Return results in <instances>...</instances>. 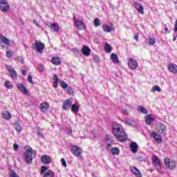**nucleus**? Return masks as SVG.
Here are the masks:
<instances>
[{
  "mask_svg": "<svg viewBox=\"0 0 177 177\" xmlns=\"http://www.w3.org/2000/svg\"><path fill=\"white\" fill-rule=\"evenodd\" d=\"M128 66L131 70H136L138 66V61H136V59L130 57L128 61Z\"/></svg>",
  "mask_w": 177,
  "mask_h": 177,
  "instance_id": "8",
  "label": "nucleus"
},
{
  "mask_svg": "<svg viewBox=\"0 0 177 177\" xmlns=\"http://www.w3.org/2000/svg\"><path fill=\"white\" fill-rule=\"evenodd\" d=\"M164 162L167 169L172 170L176 167V162L169 158H165Z\"/></svg>",
  "mask_w": 177,
  "mask_h": 177,
  "instance_id": "3",
  "label": "nucleus"
},
{
  "mask_svg": "<svg viewBox=\"0 0 177 177\" xmlns=\"http://www.w3.org/2000/svg\"><path fill=\"white\" fill-rule=\"evenodd\" d=\"M1 41L3 42V44H5V45H9V39L3 37V35H1Z\"/></svg>",
  "mask_w": 177,
  "mask_h": 177,
  "instance_id": "34",
  "label": "nucleus"
},
{
  "mask_svg": "<svg viewBox=\"0 0 177 177\" xmlns=\"http://www.w3.org/2000/svg\"><path fill=\"white\" fill-rule=\"evenodd\" d=\"M10 176H11V177H20V176H19V175H17V174H16V172H15V171H12L10 172Z\"/></svg>",
  "mask_w": 177,
  "mask_h": 177,
  "instance_id": "48",
  "label": "nucleus"
},
{
  "mask_svg": "<svg viewBox=\"0 0 177 177\" xmlns=\"http://www.w3.org/2000/svg\"><path fill=\"white\" fill-rule=\"evenodd\" d=\"M71 151H72L73 156H75L76 157H80L81 154L82 153V149L80 148L78 146L75 145L72 147L71 149Z\"/></svg>",
  "mask_w": 177,
  "mask_h": 177,
  "instance_id": "9",
  "label": "nucleus"
},
{
  "mask_svg": "<svg viewBox=\"0 0 177 177\" xmlns=\"http://www.w3.org/2000/svg\"><path fill=\"white\" fill-rule=\"evenodd\" d=\"M54 176H55V173L52 171V170L48 171L44 175V177H54Z\"/></svg>",
  "mask_w": 177,
  "mask_h": 177,
  "instance_id": "33",
  "label": "nucleus"
},
{
  "mask_svg": "<svg viewBox=\"0 0 177 177\" xmlns=\"http://www.w3.org/2000/svg\"><path fill=\"white\" fill-rule=\"evenodd\" d=\"M124 114H127V115H128L129 114V111H128L127 109H125L124 110Z\"/></svg>",
  "mask_w": 177,
  "mask_h": 177,
  "instance_id": "61",
  "label": "nucleus"
},
{
  "mask_svg": "<svg viewBox=\"0 0 177 177\" xmlns=\"http://www.w3.org/2000/svg\"><path fill=\"white\" fill-rule=\"evenodd\" d=\"M174 32H177V19L176 21V24L174 26Z\"/></svg>",
  "mask_w": 177,
  "mask_h": 177,
  "instance_id": "59",
  "label": "nucleus"
},
{
  "mask_svg": "<svg viewBox=\"0 0 177 177\" xmlns=\"http://www.w3.org/2000/svg\"><path fill=\"white\" fill-rule=\"evenodd\" d=\"M60 85L62 88H63L64 89H66L67 87L68 86V84H67V83H66L65 82H62Z\"/></svg>",
  "mask_w": 177,
  "mask_h": 177,
  "instance_id": "43",
  "label": "nucleus"
},
{
  "mask_svg": "<svg viewBox=\"0 0 177 177\" xmlns=\"http://www.w3.org/2000/svg\"><path fill=\"white\" fill-rule=\"evenodd\" d=\"M34 24H35V26H37V27H38L39 28V27H41L39 26V24H38V21L34 20Z\"/></svg>",
  "mask_w": 177,
  "mask_h": 177,
  "instance_id": "56",
  "label": "nucleus"
},
{
  "mask_svg": "<svg viewBox=\"0 0 177 177\" xmlns=\"http://www.w3.org/2000/svg\"><path fill=\"white\" fill-rule=\"evenodd\" d=\"M105 142H111V143H114V138H113V136H106L105 138Z\"/></svg>",
  "mask_w": 177,
  "mask_h": 177,
  "instance_id": "35",
  "label": "nucleus"
},
{
  "mask_svg": "<svg viewBox=\"0 0 177 177\" xmlns=\"http://www.w3.org/2000/svg\"><path fill=\"white\" fill-rule=\"evenodd\" d=\"M149 45H153L156 44V39L154 38L149 37V40L148 41Z\"/></svg>",
  "mask_w": 177,
  "mask_h": 177,
  "instance_id": "42",
  "label": "nucleus"
},
{
  "mask_svg": "<svg viewBox=\"0 0 177 177\" xmlns=\"http://www.w3.org/2000/svg\"><path fill=\"white\" fill-rule=\"evenodd\" d=\"M111 50H113L111 46L107 43H105V52H107V53H111Z\"/></svg>",
  "mask_w": 177,
  "mask_h": 177,
  "instance_id": "32",
  "label": "nucleus"
},
{
  "mask_svg": "<svg viewBox=\"0 0 177 177\" xmlns=\"http://www.w3.org/2000/svg\"><path fill=\"white\" fill-rule=\"evenodd\" d=\"M41 161L43 164H50L52 162V158L48 155H43L41 157Z\"/></svg>",
  "mask_w": 177,
  "mask_h": 177,
  "instance_id": "13",
  "label": "nucleus"
},
{
  "mask_svg": "<svg viewBox=\"0 0 177 177\" xmlns=\"http://www.w3.org/2000/svg\"><path fill=\"white\" fill-rule=\"evenodd\" d=\"M15 129H16L17 132H18V133H20V132H21V126H20V124L16 123L15 124Z\"/></svg>",
  "mask_w": 177,
  "mask_h": 177,
  "instance_id": "37",
  "label": "nucleus"
},
{
  "mask_svg": "<svg viewBox=\"0 0 177 177\" xmlns=\"http://www.w3.org/2000/svg\"><path fill=\"white\" fill-rule=\"evenodd\" d=\"M71 107V111L74 114H77V113L80 111V104H73Z\"/></svg>",
  "mask_w": 177,
  "mask_h": 177,
  "instance_id": "22",
  "label": "nucleus"
},
{
  "mask_svg": "<svg viewBox=\"0 0 177 177\" xmlns=\"http://www.w3.org/2000/svg\"><path fill=\"white\" fill-rule=\"evenodd\" d=\"M152 164L158 172L161 171V168H162V164H161L160 159L156 155L153 156L152 157Z\"/></svg>",
  "mask_w": 177,
  "mask_h": 177,
  "instance_id": "5",
  "label": "nucleus"
},
{
  "mask_svg": "<svg viewBox=\"0 0 177 177\" xmlns=\"http://www.w3.org/2000/svg\"><path fill=\"white\" fill-rule=\"evenodd\" d=\"M32 49L37 50L38 53H44V49H45V44L41 41H35L32 44Z\"/></svg>",
  "mask_w": 177,
  "mask_h": 177,
  "instance_id": "4",
  "label": "nucleus"
},
{
  "mask_svg": "<svg viewBox=\"0 0 177 177\" xmlns=\"http://www.w3.org/2000/svg\"><path fill=\"white\" fill-rule=\"evenodd\" d=\"M49 109V104L48 102H42L40 105V109L41 111H46Z\"/></svg>",
  "mask_w": 177,
  "mask_h": 177,
  "instance_id": "27",
  "label": "nucleus"
},
{
  "mask_svg": "<svg viewBox=\"0 0 177 177\" xmlns=\"http://www.w3.org/2000/svg\"><path fill=\"white\" fill-rule=\"evenodd\" d=\"M73 52H74V53H80V50H78V48H74Z\"/></svg>",
  "mask_w": 177,
  "mask_h": 177,
  "instance_id": "58",
  "label": "nucleus"
},
{
  "mask_svg": "<svg viewBox=\"0 0 177 177\" xmlns=\"http://www.w3.org/2000/svg\"><path fill=\"white\" fill-rule=\"evenodd\" d=\"M156 129L159 133H163V135L167 133V126L163 123H158Z\"/></svg>",
  "mask_w": 177,
  "mask_h": 177,
  "instance_id": "11",
  "label": "nucleus"
},
{
  "mask_svg": "<svg viewBox=\"0 0 177 177\" xmlns=\"http://www.w3.org/2000/svg\"><path fill=\"white\" fill-rule=\"evenodd\" d=\"M38 70H39V72L44 71V66L42 65H39V68H38Z\"/></svg>",
  "mask_w": 177,
  "mask_h": 177,
  "instance_id": "54",
  "label": "nucleus"
},
{
  "mask_svg": "<svg viewBox=\"0 0 177 177\" xmlns=\"http://www.w3.org/2000/svg\"><path fill=\"white\" fill-rule=\"evenodd\" d=\"M112 133L113 136L119 142H125V141L128 139L127 133H125L124 129L122 128V126H121V124H120L114 123L113 124Z\"/></svg>",
  "mask_w": 177,
  "mask_h": 177,
  "instance_id": "1",
  "label": "nucleus"
},
{
  "mask_svg": "<svg viewBox=\"0 0 177 177\" xmlns=\"http://www.w3.org/2000/svg\"><path fill=\"white\" fill-rule=\"evenodd\" d=\"M1 117H2L4 120H7V121H8L9 120H10V118H12V114H10V113H9V111H4V112L2 113Z\"/></svg>",
  "mask_w": 177,
  "mask_h": 177,
  "instance_id": "21",
  "label": "nucleus"
},
{
  "mask_svg": "<svg viewBox=\"0 0 177 177\" xmlns=\"http://www.w3.org/2000/svg\"><path fill=\"white\" fill-rule=\"evenodd\" d=\"M51 62L53 64H55V66H59V64H62V62H60V58L57 57H53Z\"/></svg>",
  "mask_w": 177,
  "mask_h": 177,
  "instance_id": "24",
  "label": "nucleus"
},
{
  "mask_svg": "<svg viewBox=\"0 0 177 177\" xmlns=\"http://www.w3.org/2000/svg\"><path fill=\"white\" fill-rule=\"evenodd\" d=\"M111 151L113 156H117L118 154H120V149H118V147L111 148Z\"/></svg>",
  "mask_w": 177,
  "mask_h": 177,
  "instance_id": "29",
  "label": "nucleus"
},
{
  "mask_svg": "<svg viewBox=\"0 0 177 177\" xmlns=\"http://www.w3.org/2000/svg\"><path fill=\"white\" fill-rule=\"evenodd\" d=\"M136 160L137 161H140V162H146V158H145L143 156H138L136 158Z\"/></svg>",
  "mask_w": 177,
  "mask_h": 177,
  "instance_id": "40",
  "label": "nucleus"
},
{
  "mask_svg": "<svg viewBox=\"0 0 177 177\" xmlns=\"http://www.w3.org/2000/svg\"><path fill=\"white\" fill-rule=\"evenodd\" d=\"M71 106H73V102H71V100L68 99L64 102L62 109L64 110H70Z\"/></svg>",
  "mask_w": 177,
  "mask_h": 177,
  "instance_id": "14",
  "label": "nucleus"
},
{
  "mask_svg": "<svg viewBox=\"0 0 177 177\" xmlns=\"http://www.w3.org/2000/svg\"><path fill=\"white\" fill-rule=\"evenodd\" d=\"M168 70L170 73L173 74H177V65L175 64H169L167 66Z\"/></svg>",
  "mask_w": 177,
  "mask_h": 177,
  "instance_id": "16",
  "label": "nucleus"
},
{
  "mask_svg": "<svg viewBox=\"0 0 177 177\" xmlns=\"http://www.w3.org/2000/svg\"><path fill=\"white\" fill-rule=\"evenodd\" d=\"M111 59L113 63H115V64L120 63V60H118V56H117V55L115 53H112L111 55Z\"/></svg>",
  "mask_w": 177,
  "mask_h": 177,
  "instance_id": "25",
  "label": "nucleus"
},
{
  "mask_svg": "<svg viewBox=\"0 0 177 177\" xmlns=\"http://www.w3.org/2000/svg\"><path fill=\"white\" fill-rule=\"evenodd\" d=\"M53 80H54V81L59 82V77H57V75H54Z\"/></svg>",
  "mask_w": 177,
  "mask_h": 177,
  "instance_id": "51",
  "label": "nucleus"
},
{
  "mask_svg": "<svg viewBox=\"0 0 177 177\" xmlns=\"http://www.w3.org/2000/svg\"><path fill=\"white\" fill-rule=\"evenodd\" d=\"M37 156V151L32 150V148L28 147V149L24 152V161L26 164H32V159Z\"/></svg>",
  "mask_w": 177,
  "mask_h": 177,
  "instance_id": "2",
  "label": "nucleus"
},
{
  "mask_svg": "<svg viewBox=\"0 0 177 177\" xmlns=\"http://www.w3.org/2000/svg\"><path fill=\"white\" fill-rule=\"evenodd\" d=\"M53 24H50V23H46V26H47V27H49V28H51L52 26H53Z\"/></svg>",
  "mask_w": 177,
  "mask_h": 177,
  "instance_id": "60",
  "label": "nucleus"
},
{
  "mask_svg": "<svg viewBox=\"0 0 177 177\" xmlns=\"http://www.w3.org/2000/svg\"><path fill=\"white\" fill-rule=\"evenodd\" d=\"M37 135H38V136H39V138H41L42 139H44V134H43L42 133H41V132H37Z\"/></svg>",
  "mask_w": 177,
  "mask_h": 177,
  "instance_id": "53",
  "label": "nucleus"
},
{
  "mask_svg": "<svg viewBox=\"0 0 177 177\" xmlns=\"http://www.w3.org/2000/svg\"><path fill=\"white\" fill-rule=\"evenodd\" d=\"M22 74H23V75H27V71L23 70L22 71Z\"/></svg>",
  "mask_w": 177,
  "mask_h": 177,
  "instance_id": "63",
  "label": "nucleus"
},
{
  "mask_svg": "<svg viewBox=\"0 0 177 177\" xmlns=\"http://www.w3.org/2000/svg\"><path fill=\"white\" fill-rule=\"evenodd\" d=\"M5 86L6 88H8V89H11V88H13V86L9 81L5 82Z\"/></svg>",
  "mask_w": 177,
  "mask_h": 177,
  "instance_id": "41",
  "label": "nucleus"
},
{
  "mask_svg": "<svg viewBox=\"0 0 177 177\" xmlns=\"http://www.w3.org/2000/svg\"><path fill=\"white\" fill-rule=\"evenodd\" d=\"M131 172H133V174H134V175L136 177H142V173H140V171H139V169L136 168V167H134L131 169Z\"/></svg>",
  "mask_w": 177,
  "mask_h": 177,
  "instance_id": "23",
  "label": "nucleus"
},
{
  "mask_svg": "<svg viewBox=\"0 0 177 177\" xmlns=\"http://www.w3.org/2000/svg\"><path fill=\"white\" fill-rule=\"evenodd\" d=\"M102 29L105 32H111V27H110L109 25H102Z\"/></svg>",
  "mask_w": 177,
  "mask_h": 177,
  "instance_id": "31",
  "label": "nucleus"
},
{
  "mask_svg": "<svg viewBox=\"0 0 177 177\" xmlns=\"http://www.w3.org/2000/svg\"><path fill=\"white\" fill-rule=\"evenodd\" d=\"M82 52L84 56H89V55H91V48L86 46H84L82 47Z\"/></svg>",
  "mask_w": 177,
  "mask_h": 177,
  "instance_id": "20",
  "label": "nucleus"
},
{
  "mask_svg": "<svg viewBox=\"0 0 177 177\" xmlns=\"http://www.w3.org/2000/svg\"><path fill=\"white\" fill-rule=\"evenodd\" d=\"M138 143H136V142H133L130 144V150L134 154L138 153Z\"/></svg>",
  "mask_w": 177,
  "mask_h": 177,
  "instance_id": "19",
  "label": "nucleus"
},
{
  "mask_svg": "<svg viewBox=\"0 0 177 177\" xmlns=\"http://www.w3.org/2000/svg\"><path fill=\"white\" fill-rule=\"evenodd\" d=\"M126 124H127V125H130V127H135V120H133V119H131L129 118H127L124 120Z\"/></svg>",
  "mask_w": 177,
  "mask_h": 177,
  "instance_id": "26",
  "label": "nucleus"
},
{
  "mask_svg": "<svg viewBox=\"0 0 177 177\" xmlns=\"http://www.w3.org/2000/svg\"><path fill=\"white\" fill-rule=\"evenodd\" d=\"M6 68L8 71L10 73V75L11 78H12L13 80H17V73H16V71L15 70V68L9 65L6 66Z\"/></svg>",
  "mask_w": 177,
  "mask_h": 177,
  "instance_id": "10",
  "label": "nucleus"
},
{
  "mask_svg": "<svg viewBox=\"0 0 177 177\" xmlns=\"http://www.w3.org/2000/svg\"><path fill=\"white\" fill-rule=\"evenodd\" d=\"M133 6L135 9L138 10V13H140L141 15H145V8H143V6L138 2H134Z\"/></svg>",
  "mask_w": 177,
  "mask_h": 177,
  "instance_id": "12",
  "label": "nucleus"
},
{
  "mask_svg": "<svg viewBox=\"0 0 177 177\" xmlns=\"http://www.w3.org/2000/svg\"><path fill=\"white\" fill-rule=\"evenodd\" d=\"M94 26L95 27H99V26H100V19H99V18L94 19Z\"/></svg>",
  "mask_w": 177,
  "mask_h": 177,
  "instance_id": "38",
  "label": "nucleus"
},
{
  "mask_svg": "<svg viewBox=\"0 0 177 177\" xmlns=\"http://www.w3.org/2000/svg\"><path fill=\"white\" fill-rule=\"evenodd\" d=\"M61 162L63 167H67V163L66 162V160L64 158L61 159Z\"/></svg>",
  "mask_w": 177,
  "mask_h": 177,
  "instance_id": "49",
  "label": "nucleus"
},
{
  "mask_svg": "<svg viewBox=\"0 0 177 177\" xmlns=\"http://www.w3.org/2000/svg\"><path fill=\"white\" fill-rule=\"evenodd\" d=\"M6 56H7L8 58L12 57V56H13V51H7V52H6Z\"/></svg>",
  "mask_w": 177,
  "mask_h": 177,
  "instance_id": "46",
  "label": "nucleus"
},
{
  "mask_svg": "<svg viewBox=\"0 0 177 177\" xmlns=\"http://www.w3.org/2000/svg\"><path fill=\"white\" fill-rule=\"evenodd\" d=\"M134 39H136V41H138L139 39V35H135Z\"/></svg>",
  "mask_w": 177,
  "mask_h": 177,
  "instance_id": "62",
  "label": "nucleus"
},
{
  "mask_svg": "<svg viewBox=\"0 0 177 177\" xmlns=\"http://www.w3.org/2000/svg\"><path fill=\"white\" fill-rule=\"evenodd\" d=\"M165 30L166 32H169V31L168 30V28H165Z\"/></svg>",
  "mask_w": 177,
  "mask_h": 177,
  "instance_id": "64",
  "label": "nucleus"
},
{
  "mask_svg": "<svg viewBox=\"0 0 177 177\" xmlns=\"http://www.w3.org/2000/svg\"><path fill=\"white\" fill-rule=\"evenodd\" d=\"M59 84V82H57V81H54V83L53 84V86L54 88H57V85Z\"/></svg>",
  "mask_w": 177,
  "mask_h": 177,
  "instance_id": "52",
  "label": "nucleus"
},
{
  "mask_svg": "<svg viewBox=\"0 0 177 177\" xmlns=\"http://www.w3.org/2000/svg\"><path fill=\"white\" fill-rule=\"evenodd\" d=\"M94 62L95 63H99V58L97 57V56H94Z\"/></svg>",
  "mask_w": 177,
  "mask_h": 177,
  "instance_id": "55",
  "label": "nucleus"
},
{
  "mask_svg": "<svg viewBox=\"0 0 177 177\" xmlns=\"http://www.w3.org/2000/svg\"><path fill=\"white\" fill-rule=\"evenodd\" d=\"M66 91H67V92L69 95H73V93H74V90H73V88H71V86H68L66 87Z\"/></svg>",
  "mask_w": 177,
  "mask_h": 177,
  "instance_id": "39",
  "label": "nucleus"
},
{
  "mask_svg": "<svg viewBox=\"0 0 177 177\" xmlns=\"http://www.w3.org/2000/svg\"><path fill=\"white\" fill-rule=\"evenodd\" d=\"M13 147H14V150H15V151H17V150H19V145L14 144Z\"/></svg>",
  "mask_w": 177,
  "mask_h": 177,
  "instance_id": "50",
  "label": "nucleus"
},
{
  "mask_svg": "<svg viewBox=\"0 0 177 177\" xmlns=\"http://www.w3.org/2000/svg\"><path fill=\"white\" fill-rule=\"evenodd\" d=\"M161 88L158 86H153L151 90L152 92H161Z\"/></svg>",
  "mask_w": 177,
  "mask_h": 177,
  "instance_id": "36",
  "label": "nucleus"
},
{
  "mask_svg": "<svg viewBox=\"0 0 177 177\" xmlns=\"http://www.w3.org/2000/svg\"><path fill=\"white\" fill-rule=\"evenodd\" d=\"M9 9H10V7L9 6V3H8V1L6 0H0V10L5 13L8 12Z\"/></svg>",
  "mask_w": 177,
  "mask_h": 177,
  "instance_id": "7",
  "label": "nucleus"
},
{
  "mask_svg": "<svg viewBox=\"0 0 177 177\" xmlns=\"http://www.w3.org/2000/svg\"><path fill=\"white\" fill-rule=\"evenodd\" d=\"M17 88H18L19 91L22 93H25V94L28 93V90L27 89V87L24 86L23 84L18 83L17 84Z\"/></svg>",
  "mask_w": 177,
  "mask_h": 177,
  "instance_id": "18",
  "label": "nucleus"
},
{
  "mask_svg": "<svg viewBox=\"0 0 177 177\" xmlns=\"http://www.w3.org/2000/svg\"><path fill=\"white\" fill-rule=\"evenodd\" d=\"M106 149H108V150H110V149H111V146L113 145V142H106Z\"/></svg>",
  "mask_w": 177,
  "mask_h": 177,
  "instance_id": "47",
  "label": "nucleus"
},
{
  "mask_svg": "<svg viewBox=\"0 0 177 177\" xmlns=\"http://www.w3.org/2000/svg\"><path fill=\"white\" fill-rule=\"evenodd\" d=\"M50 30H52L55 32H59V24H53V25L51 26Z\"/></svg>",
  "mask_w": 177,
  "mask_h": 177,
  "instance_id": "30",
  "label": "nucleus"
},
{
  "mask_svg": "<svg viewBox=\"0 0 177 177\" xmlns=\"http://www.w3.org/2000/svg\"><path fill=\"white\" fill-rule=\"evenodd\" d=\"M28 81L30 84H31L32 85H34V82L32 81V76L31 75H28Z\"/></svg>",
  "mask_w": 177,
  "mask_h": 177,
  "instance_id": "45",
  "label": "nucleus"
},
{
  "mask_svg": "<svg viewBox=\"0 0 177 177\" xmlns=\"http://www.w3.org/2000/svg\"><path fill=\"white\" fill-rule=\"evenodd\" d=\"M73 21H74V26L77 28V30H84L85 29V24L82 21L78 20L75 19V15L73 14Z\"/></svg>",
  "mask_w": 177,
  "mask_h": 177,
  "instance_id": "6",
  "label": "nucleus"
},
{
  "mask_svg": "<svg viewBox=\"0 0 177 177\" xmlns=\"http://www.w3.org/2000/svg\"><path fill=\"white\" fill-rule=\"evenodd\" d=\"M73 132V130L71 129V127H70L67 131V134L70 135Z\"/></svg>",
  "mask_w": 177,
  "mask_h": 177,
  "instance_id": "57",
  "label": "nucleus"
},
{
  "mask_svg": "<svg viewBox=\"0 0 177 177\" xmlns=\"http://www.w3.org/2000/svg\"><path fill=\"white\" fill-rule=\"evenodd\" d=\"M138 111H139V113H142V114H147L149 113V111H147L145 106H138Z\"/></svg>",
  "mask_w": 177,
  "mask_h": 177,
  "instance_id": "28",
  "label": "nucleus"
},
{
  "mask_svg": "<svg viewBox=\"0 0 177 177\" xmlns=\"http://www.w3.org/2000/svg\"><path fill=\"white\" fill-rule=\"evenodd\" d=\"M154 117H153V115L151 114H147L145 116V124L146 125H151V122L155 121Z\"/></svg>",
  "mask_w": 177,
  "mask_h": 177,
  "instance_id": "15",
  "label": "nucleus"
},
{
  "mask_svg": "<svg viewBox=\"0 0 177 177\" xmlns=\"http://www.w3.org/2000/svg\"><path fill=\"white\" fill-rule=\"evenodd\" d=\"M46 171H48V167L42 166L41 168V174H45Z\"/></svg>",
  "mask_w": 177,
  "mask_h": 177,
  "instance_id": "44",
  "label": "nucleus"
},
{
  "mask_svg": "<svg viewBox=\"0 0 177 177\" xmlns=\"http://www.w3.org/2000/svg\"><path fill=\"white\" fill-rule=\"evenodd\" d=\"M151 138H153V139H155L157 143H161V142H162V138L161 137V136L158 135L156 132H152L151 133Z\"/></svg>",
  "mask_w": 177,
  "mask_h": 177,
  "instance_id": "17",
  "label": "nucleus"
}]
</instances>
